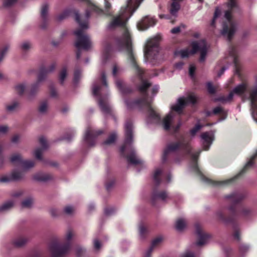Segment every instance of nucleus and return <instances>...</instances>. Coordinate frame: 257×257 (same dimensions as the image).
Returning <instances> with one entry per match:
<instances>
[{
    "mask_svg": "<svg viewBox=\"0 0 257 257\" xmlns=\"http://www.w3.org/2000/svg\"><path fill=\"white\" fill-rule=\"evenodd\" d=\"M72 13L75 14V20L78 23L80 27L79 29L74 32L77 39L75 42V46L77 49L76 57L77 59H79L81 57L82 50L88 51L92 47V43L89 36L84 32V30L88 28V20L90 17V12L88 11H86L85 15L86 20L82 22L79 19V15L77 12L71 9H66L58 16L57 20L62 21L67 18Z\"/></svg>",
    "mask_w": 257,
    "mask_h": 257,
    "instance_id": "f03ea898",
    "label": "nucleus"
},
{
    "mask_svg": "<svg viewBox=\"0 0 257 257\" xmlns=\"http://www.w3.org/2000/svg\"><path fill=\"white\" fill-rule=\"evenodd\" d=\"M48 10V6L47 4L42 6L41 11V18L42 23L40 26L42 29H46L47 26Z\"/></svg>",
    "mask_w": 257,
    "mask_h": 257,
    "instance_id": "5701e85b",
    "label": "nucleus"
},
{
    "mask_svg": "<svg viewBox=\"0 0 257 257\" xmlns=\"http://www.w3.org/2000/svg\"><path fill=\"white\" fill-rule=\"evenodd\" d=\"M183 65H184V63L183 62L180 61V62L176 63L174 64V67L177 69L181 70L183 68Z\"/></svg>",
    "mask_w": 257,
    "mask_h": 257,
    "instance_id": "e2e57ef3",
    "label": "nucleus"
},
{
    "mask_svg": "<svg viewBox=\"0 0 257 257\" xmlns=\"http://www.w3.org/2000/svg\"><path fill=\"white\" fill-rule=\"evenodd\" d=\"M117 137L116 134L115 132L110 135L107 139L102 143L104 146H109L113 144L116 140Z\"/></svg>",
    "mask_w": 257,
    "mask_h": 257,
    "instance_id": "7c9ffc66",
    "label": "nucleus"
},
{
    "mask_svg": "<svg viewBox=\"0 0 257 257\" xmlns=\"http://www.w3.org/2000/svg\"><path fill=\"white\" fill-rule=\"evenodd\" d=\"M207 89L211 94H213L215 92V88L210 82L207 83Z\"/></svg>",
    "mask_w": 257,
    "mask_h": 257,
    "instance_id": "6e6d98bb",
    "label": "nucleus"
},
{
    "mask_svg": "<svg viewBox=\"0 0 257 257\" xmlns=\"http://www.w3.org/2000/svg\"><path fill=\"white\" fill-rule=\"evenodd\" d=\"M207 242H196L194 244V248H198L200 247L205 245Z\"/></svg>",
    "mask_w": 257,
    "mask_h": 257,
    "instance_id": "338daca9",
    "label": "nucleus"
},
{
    "mask_svg": "<svg viewBox=\"0 0 257 257\" xmlns=\"http://www.w3.org/2000/svg\"><path fill=\"white\" fill-rule=\"evenodd\" d=\"M65 241H71V240L76 239L77 238L75 232L72 229H68L65 233Z\"/></svg>",
    "mask_w": 257,
    "mask_h": 257,
    "instance_id": "2f4dec72",
    "label": "nucleus"
},
{
    "mask_svg": "<svg viewBox=\"0 0 257 257\" xmlns=\"http://www.w3.org/2000/svg\"><path fill=\"white\" fill-rule=\"evenodd\" d=\"M20 137L19 135H14L11 139L12 143H14V144H16V143H18V142L20 140Z\"/></svg>",
    "mask_w": 257,
    "mask_h": 257,
    "instance_id": "69168bd1",
    "label": "nucleus"
},
{
    "mask_svg": "<svg viewBox=\"0 0 257 257\" xmlns=\"http://www.w3.org/2000/svg\"><path fill=\"white\" fill-rule=\"evenodd\" d=\"M165 236L164 235L162 234H159L156 236V237L154 239L153 241H163L165 240Z\"/></svg>",
    "mask_w": 257,
    "mask_h": 257,
    "instance_id": "13d9d810",
    "label": "nucleus"
},
{
    "mask_svg": "<svg viewBox=\"0 0 257 257\" xmlns=\"http://www.w3.org/2000/svg\"><path fill=\"white\" fill-rule=\"evenodd\" d=\"M81 77V71L80 70L76 69L74 74V82L77 83Z\"/></svg>",
    "mask_w": 257,
    "mask_h": 257,
    "instance_id": "09e8293b",
    "label": "nucleus"
},
{
    "mask_svg": "<svg viewBox=\"0 0 257 257\" xmlns=\"http://www.w3.org/2000/svg\"><path fill=\"white\" fill-rule=\"evenodd\" d=\"M68 244L60 245L55 244L51 248L53 255L55 257H60L66 254L69 250Z\"/></svg>",
    "mask_w": 257,
    "mask_h": 257,
    "instance_id": "6ab92c4d",
    "label": "nucleus"
},
{
    "mask_svg": "<svg viewBox=\"0 0 257 257\" xmlns=\"http://www.w3.org/2000/svg\"><path fill=\"white\" fill-rule=\"evenodd\" d=\"M100 130H95L91 126L88 127L84 136V141L88 147L94 146L95 144L96 137L101 134Z\"/></svg>",
    "mask_w": 257,
    "mask_h": 257,
    "instance_id": "f8f14e48",
    "label": "nucleus"
},
{
    "mask_svg": "<svg viewBox=\"0 0 257 257\" xmlns=\"http://www.w3.org/2000/svg\"><path fill=\"white\" fill-rule=\"evenodd\" d=\"M174 54L175 56H180L182 58H185L188 57L190 55L193 54V48L190 49H184L180 51H176L175 52Z\"/></svg>",
    "mask_w": 257,
    "mask_h": 257,
    "instance_id": "bb28decb",
    "label": "nucleus"
},
{
    "mask_svg": "<svg viewBox=\"0 0 257 257\" xmlns=\"http://www.w3.org/2000/svg\"><path fill=\"white\" fill-rule=\"evenodd\" d=\"M115 48L118 51L126 53L128 63L134 69L139 80L141 81L139 87L142 95L141 98L133 101L126 98L125 96L132 92V89L121 79H116L123 73V69L117 64L113 65L112 75L116 79L115 85L123 97L127 109L146 107L148 114L146 121L149 127L152 125H161L166 131L171 130L174 133L177 132L181 125V122L178 120V115L182 113L188 104L193 103V95L191 94L187 97L183 96L178 98L175 103L171 105L170 112L162 120L159 113L151 105L154 97L158 92L159 86L155 85L150 89L151 83L143 79L144 71L138 64L137 56L132 46L131 34L127 28H124L122 36L116 39Z\"/></svg>",
    "mask_w": 257,
    "mask_h": 257,
    "instance_id": "f257e3e1",
    "label": "nucleus"
},
{
    "mask_svg": "<svg viewBox=\"0 0 257 257\" xmlns=\"http://www.w3.org/2000/svg\"><path fill=\"white\" fill-rule=\"evenodd\" d=\"M180 149L182 151V157L184 160L192 161L193 160V152L191 142L188 136H183L178 142L171 143L168 145L164 151L163 157V161L166 160L169 153L174 152Z\"/></svg>",
    "mask_w": 257,
    "mask_h": 257,
    "instance_id": "39448f33",
    "label": "nucleus"
},
{
    "mask_svg": "<svg viewBox=\"0 0 257 257\" xmlns=\"http://www.w3.org/2000/svg\"><path fill=\"white\" fill-rule=\"evenodd\" d=\"M182 257H193V252L192 250H186L182 255Z\"/></svg>",
    "mask_w": 257,
    "mask_h": 257,
    "instance_id": "774afa93",
    "label": "nucleus"
},
{
    "mask_svg": "<svg viewBox=\"0 0 257 257\" xmlns=\"http://www.w3.org/2000/svg\"><path fill=\"white\" fill-rule=\"evenodd\" d=\"M114 184V180H110L109 182H107L105 183V187L106 189L109 191L111 187L113 186Z\"/></svg>",
    "mask_w": 257,
    "mask_h": 257,
    "instance_id": "052dcab7",
    "label": "nucleus"
},
{
    "mask_svg": "<svg viewBox=\"0 0 257 257\" xmlns=\"http://www.w3.org/2000/svg\"><path fill=\"white\" fill-rule=\"evenodd\" d=\"M157 20L154 17L146 16L137 23V27L139 31H145L150 27L154 26Z\"/></svg>",
    "mask_w": 257,
    "mask_h": 257,
    "instance_id": "dca6fc26",
    "label": "nucleus"
},
{
    "mask_svg": "<svg viewBox=\"0 0 257 257\" xmlns=\"http://www.w3.org/2000/svg\"><path fill=\"white\" fill-rule=\"evenodd\" d=\"M153 179L157 185L164 187L171 182L172 176L170 174L165 175L161 169H157L154 172Z\"/></svg>",
    "mask_w": 257,
    "mask_h": 257,
    "instance_id": "ddd939ff",
    "label": "nucleus"
},
{
    "mask_svg": "<svg viewBox=\"0 0 257 257\" xmlns=\"http://www.w3.org/2000/svg\"><path fill=\"white\" fill-rule=\"evenodd\" d=\"M203 126L204 125L201 122V120H198L196 124L194 126V134L199 131Z\"/></svg>",
    "mask_w": 257,
    "mask_h": 257,
    "instance_id": "3c124183",
    "label": "nucleus"
},
{
    "mask_svg": "<svg viewBox=\"0 0 257 257\" xmlns=\"http://www.w3.org/2000/svg\"><path fill=\"white\" fill-rule=\"evenodd\" d=\"M215 139L214 132L211 131L203 133L200 135V141L203 149L208 151Z\"/></svg>",
    "mask_w": 257,
    "mask_h": 257,
    "instance_id": "4468645a",
    "label": "nucleus"
},
{
    "mask_svg": "<svg viewBox=\"0 0 257 257\" xmlns=\"http://www.w3.org/2000/svg\"><path fill=\"white\" fill-rule=\"evenodd\" d=\"M111 50V47L109 44H104V51L101 56V61L103 63H105L106 60L109 58V52Z\"/></svg>",
    "mask_w": 257,
    "mask_h": 257,
    "instance_id": "c85d7f7f",
    "label": "nucleus"
},
{
    "mask_svg": "<svg viewBox=\"0 0 257 257\" xmlns=\"http://www.w3.org/2000/svg\"><path fill=\"white\" fill-rule=\"evenodd\" d=\"M32 43L28 41H26L22 42L20 45V48L23 51H27L32 48Z\"/></svg>",
    "mask_w": 257,
    "mask_h": 257,
    "instance_id": "58836bf2",
    "label": "nucleus"
},
{
    "mask_svg": "<svg viewBox=\"0 0 257 257\" xmlns=\"http://www.w3.org/2000/svg\"><path fill=\"white\" fill-rule=\"evenodd\" d=\"M201 152V151H200L199 152H196L194 153V174L195 173L196 175L204 182L209 184H211L215 186H223L227 185L229 184L230 182H232L234 179L236 178L238 176L240 175L241 174L243 173L248 168L251 167L253 165V160L257 156L256 152L255 154L251 156L249 161L246 164L243 169L237 176L230 179H227L222 181L215 182L206 178L204 176H203L201 171H200L197 164L195 162L197 158L198 157Z\"/></svg>",
    "mask_w": 257,
    "mask_h": 257,
    "instance_id": "0eeeda50",
    "label": "nucleus"
},
{
    "mask_svg": "<svg viewBox=\"0 0 257 257\" xmlns=\"http://www.w3.org/2000/svg\"><path fill=\"white\" fill-rule=\"evenodd\" d=\"M188 225V222L186 219L182 217L177 218L174 223V229L179 232L185 231Z\"/></svg>",
    "mask_w": 257,
    "mask_h": 257,
    "instance_id": "412c9836",
    "label": "nucleus"
},
{
    "mask_svg": "<svg viewBox=\"0 0 257 257\" xmlns=\"http://www.w3.org/2000/svg\"><path fill=\"white\" fill-rule=\"evenodd\" d=\"M251 210L248 207H244L237 211V214L242 216H247L251 214Z\"/></svg>",
    "mask_w": 257,
    "mask_h": 257,
    "instance_id": "c9c22d12",
    "label": "nucleus"
},
{
    "mask_svg": "<svg viewBox=\"0 0 257 257\" xmlns=\"http://www.w3.org/2000/svg\"><path fill=\"white\" fill-rule=\"evenodd\" d=\"M35 165L34 161L32 160H23L21 166L25 170H29L33 168Z\"/></svg>",
    "mask_w": 257,
    "mask_h": 257,
    "instance_id": "473e14b6",
    "label": "nucleus"
},
{
    "mask_svg": "<svg viewBox=\"0 0 257 257\" xmlns=\"http://www.w3.org/2000/svg\"><path fill=\"white\" fill-rule=\"evenodd\" d=\"M180 8V6L178 2H173L170 8V14L172 16L176 17Z\"/></svg>",
    "mask_w": 257,
    "mask_h": 257,
    "instance_id": "c756f323",
    "label": "nucleus"
},
{
    "mask_svg": "<svg viewBox=\"0 0 257 257\" xmlns=\"http://www.w3.org/2000/svg\"><path fill=\"white\" fill-rule=\"evenodd\" d=\"M23 193V192L22 190H18L15 192L12 193L11 194V196L14 198H17L19 196H21Z\"/></svg>",
    "mask_w": 257,
    "mask_h": 257,
    "instance_id": "bf43d9fd",
    "label": "nucleus"
},
{
    "mask_svg": "<svg viewBox=\"0 0 257 257\" xmlns=\"http://www.w3.org/2000/svg\"><path fill=\"white\" fill-rule=\"evenodd\" d=\"M114 211L115 210L113 208H107L105 209L104 213L107 215H110L114 213Z\"/></svg>",
    "mask_w": 257,
    "mask_h": 257,
    "instance_id": "680f3d73",
    "label": "nucleus"
},
{
    "mask_svg": "<svg viewBox=\"0 0 257 257\" xmlns=\"http://www.w3.org/2000/svg\"><path fill=\"white\" fill-rule=\"evenodd\" d=\"M17 1V0H5L3 6L5 8H8L14 5Z\"/></svg>",
    "mask_w": 257,
    "mask_h": 257,
    "instance_id": "8fccbe9b",
    "label": "nucleus"
},
{
    "mask_svg": "<svg viewBox=\"0 0 257 257\" xmlns=\"http://www.w3.org/2000/svg\"><path fill=\"white\" fill-rule=\"evenodd\" d=\"M13 245L16 247H21L25 245L26 242H13Z\"/></svg>",
    "mask_w": 257,
    "mask_h": 257,
    "instance_id": "0e129e2a",
    "label": "nucleus"
},
{
    "mask_svg": "<svg viewBox=\"0 0 257 257\" xmlns=\"http://www.w3.org/2000/svg\"><path fill=\"white\" fill-rule=\"evenodd\" d=\"M74 208L71 205L67 206L64 208V212L67 215L72 214L74 212Z\"/></svg>",
    "mask_w": 257,
    "mask_h": 257,
    "instance_id": "49530a36",
    "label": "nucleus"
},
{
    "mask_svg": "<svg viewBox=\"0 0 257 257\" xmlns=\"http://www.w3.org/2000/svg\"><path fill=\"white\" fill-rule=\"evenodd\" d=\"M10 160L13 164L20 166L23 161L22 156L19 153H15L12 155Z\"/></svg>",
    "mask_w": 257,
    "mask_h": 257,
    "instance_id": "cd10ccee",
    "label": "nucleus"
},
{
    "mask_svg": "<svg viewBox=\"0 0 257 257\" xmlns=\"http://www.w3.org/2000/svg\"><path fill=\"white\" fill-rule=\"evenodd\" d=\"M138 233L140 239H145L149 233L148 227L143 222H141L138 224Z\"/></svg>",
    "mask_w": 257,
    "mask_h": 257,
    "instance_id": "b1692460",
    "label": "nucleus"
},
{
    "mask_svg": "<svg viewBox=\"0 0 257 257\" xmlns=\"http://www.w3.org/2000/svg\"><path fill=\"white\" fill-rule=\"evenodd\" d=\"M24 174L17 170L13 171L10 174L0 177V183H9L22 180Z\"/></svg>",
    "mask_w": 257,
    "mask_h": 257,
    "instance_id": "2eb2a0df",
    "label": "nucleus"
},
{
    "mask_svg": "<svg viewBox=\"0 0 257 257\" xmlns=\"http://www.w3.org/2000/svg\"><path fill=\"white\" fill-rule=\"evenodd\" d=\"M226 199H228L230 200L231 202L233 203H236L239 200H240L242 198L241 196L238 194H231L230 195H227L225 196Z\"/></svg>",
    "mask_w": 257,
    "mask_h": 257,
    "instance_id": "72a5a7b5",
    "label": "nucleus"
},
{
    "mask_svg": "<svg viewBox=\"0 0 257 257\" xmlns=\"http://www.w3.org/2000/svg\"><path fill=\"white\" fill-rule=\"evenodd\" d=\"M40 144L42 146L41 148H37L34 152V156L36 159L39 160H42V155L43 151L48 148V145L46 138L41 136L39 139Z\"/></svg>",
    "mask_w": 257,
    "mask_h": 257,
    "instance_id": "aec40b11",
    "label": "nucleus"
},
{
    "mask_svg": "<svg viewBox=\"0 0 257 257\" xmlns=\"http://www.w3.org/2000/svg\"><path fill=\"white\" fill-rule=\"evenodd\" d=\"M67 75V70L66 67H63L60 72L59 76V82L61 84L64 83L65 78Z\"/></svg>",
    "mask_w": 257,
    "mask_h": 257,
    "instance_id": "f704fd0d",
    "label": "nucleus"
},
{
    "mask_svg": "<svg viewBox=\"0 0 257 257\" xmlns=\"http://www.w3.org/2000/svg\"><path fill=\"white\" fill-rule=\"evenodd\" d=\"M170 198V197L166 191L159 192L154 190L152 194L151 201L154 205L157 206L162 202H166Z\"/></svg>",
    "mask_w": 257,
    "mask_h": 257,
    "instance_id": "f3484780",
    "label": "nucleus"
},
{
    "mask_svg": "<svg viewBox=\"0 0 257 257\" xmlns=\"http://www.w3.org/2000/svg\"><path fill=\"white\" fill-rule=\"evenodd\" d=\"M213 113L214 114L221 113L222 114L226 115V113L224 111L222 108L220 106H218L214 108L213 110Z\"/></svg>",
    "mask_w": 257,
    "mask_h": 257,
    "instance_id": "603ef678",
    "label": "nucleus"
},
{
    "mask_svg": "<svg viewBox=\"0 0 257 257\" xmlns=\"http://www.w3.org/2000/svg\"><path fill=\"white\" fill-rule=\"evenodd\" d=\"M50 95L52 97H56L57 96V92L53 86H51L50 88Z\"/></svg>",
    "mask_w": 257,
    "mask_h": 257,
    "instance_id": "4d7b16f0",
    "label": "nucleus"
},
{
    "mask_svg": "<svg viewBox=\"0 0 257 257\" xmlns=\"http://www.w3.org/2000/svg\"><path fill=\"white\" fill-rule=\"evenodd\" d=\"M50 213L52 216L56 217L60 215L61 211L57 208H53L50 210Z\"/></svg>",
    "mask_w": 257,
    "mask_h": 257,
    "instance_id": "de8ad7c7",
    "label": "nucleus"
},
{
    "mask_svg": "<svg viewBox=\"0 0 257 257\" xmlns=\"http://www.w3.org/2000/svg\"><path fill=\"white\" fill-rule=\"evenodd\" d=\"M214 217L215 219H216L218 221H223V222L225 221V218L224 217V212L221 210H219L217 211L214 215Z\"/></svg>",
    "mask_w": 257,
    "mask_h": 257,
    "instance_id": "4c0bfd02",
    "label": "nucleus"
},
{
    "mask_svg": "<svg viewBox=\"0 0 257 257\" xmlns=\"http://www.w3.org/2000/svg\"><path fill=\"white\" fill-rule=\"evenodd\" d=\"M52 178L51 175L43 173H38L33 176V179L39 182H46Z\"/></svg>",
    "mask_w": 257,
    "mask_h": 257,
    "instance_id": "a878e982",
    "label": "nucleus"
},
{
    "mask_svg": "<svg viewBox=\"0 0 257 257\" xmlns=\"http://www.w3.org/2000/svg\"><path fill=\"white\" fill-rule=\"evenodd\" d=\"M48 108V103L46 101H42L39 106V111L41 113H45L47 112Z\"/></svg>",
    "mask_w": 257,
    "mask_h": 257,
    "instance_id": "79ce46f5",
    "label": "nucleus"
},
{
    "mask_svg": "<svg viewBox=\"0 0 257 257\" xmlns=\"http://www.w3.org/2000/svg\"><path fill=\"white\" fill-rule=\"evenodd\" d=\"M15 202L13 200H9L0 205V214L7 212L12 209L14 206Z\"/></svg>",
    "mask_w": 257,
    "mask_h": 257,
    "instance_id": "393cba45",
    "label": "nucleus"
},
{
    "mask_svg": "<svg viewBox=\"0 0 257 257\" xmlns=\"http://www.w3.org/2000/svg\"><path fill=\"white\" fill-rule=\"evenodd\" d=\"M209 48V45L204 40H194V54L199 55V61L200 62H204Z\"/></svg>",
    "mask_w": 257,
    "mask_h": 257,
    "instance_id": "9d476101",
    "label": "nucleus"
},
{
    "mask_svg": "<svg viewBox=\"0 0 257 257\" xmlns=\"http://www.w3.org/2000/svg\"><path fill=\"white\" fill-rule=\"evenodd\" d=\"M133 125L131 120H127L124 124L125 139L123 145L120 148L122 155L127 154L125 158L130 164L137 165L143 164V161L137 156L135 148L133 145Z\"/></svg>",
    "mask_w": 257,
    "mask_h": 257,
    "instance_id": "20e7f679",
    "label": "nucleus"
},
{
    "mask_svg": "<svg viewBox=\"0 0 257 257\" xmlns=\"http://www.w3.org/2000/svg\"><path fill=\"white\" fill-rule=\"evenodd\" d=\"M8 130L9 127L7 125H0V135L5 134Z\"/></svg>",
    "mask_w": 257,
    "mask_h": 257,
    "instance_id": "864d4df0",
    "label": "nucleus"
},
{
    "mask_svg": "<svg viewBox=\"0 0 257 257\" xmlns=\"http://www.w3.org/2000/svg\"><path fill=\"white\" fill-rule=\"evenodd\" d=\"M19 106V103L17 101H14L10 104L6 106V109L8 111H13L15 110Z\"/></svg>",
    "mask_w": 257,
    "mask_h": 257,
    "instance_id": "c03bdc74",
    "label": "nucleus"
},
{
    "mask_svg": "<svg viewBox=\"0 0 257 257\" xmlns=\"http://www.w3.org/2000/svg\"><path fill=\"white\" fill-rule=\"evenodd\" d=\"M227 10L225 12V21L223 24L222 34L230 41L236 30V25L232 19L231 14L239 9L237 0H227Z\"/></svg>",
    "mask_w": 257,
    "mask_h": 257,
    "instance_id": "423d86ee",
    "label": "nucleus"
},
{
    "mask_svg": "<svg viewBox=\"0 0 257 257\" xmlns=\"http://www.w3.org/2000/svg\"><path fill=\"white\" fill-rule=\"evenodd\" d=\"M247 83L243 82L235 86L229 93L227 96H221L218 98V100L222 102H230L233 98L234 95L241 96L247 89Z\"/></svg>",
    "mask_w": 257,
    "mask_h": 257,
    "instance_id": "9b49d317",
    "label": "nucleus"
},
{
    "mask_svg": "<svg viewBox=\"0 0 257 257\" xmlns=\"http://www.w3.org/2000/svg\"><path fill=\"white\" fill-rule=\"evenodd\" d=\"M159 242H153L151 247L145 252L144 257H150L151 252L153 248L157 246Z\"/></svg>",
    "mask_w": 257,
    "mask_h": 257,
    "instance_id": "a18cd8bd",
    "label": "nucleus"
},
{
    "mask_svg": "<svg viewBox=\"0 0 257 257\" xmlns=\"http://www.w3.org/2000/svg\"><path fill=\"white\" fill-rule=\"evenodd\" d=\"M15 90L19 94H22L25 91L26 85L25 83L18 84L15 86Z\"/></svg>",
    "mask_w": 257,
    "mask_h": 257,
    "instance_id": "ea45409f",
    "label": "nucleus"
},
{
    "mask_svg": "<svg viewBox=\"0 0 257 257\" xmlns=\"http://www.w3.org/2000/svg\"><path fill=\"white\" fill-rule=\"evenodd\" d=\"M33 203V199L31 197H29L24 200L21 203V206L23 208H30Z\"/></svg>",
    "mask_w": 257,
    "mask_h": 257,
    "instance_id": "e433bc0d",
    "label": "nucleus"
},
{
    "mask_svg": "<svg viewBox=\"0 0 257 257\" xmlns=\"http://www.w3.org/2000/svg\"><path fill=\"white\" fill-rule=\"evenodd\" d=\"M249 99L250 100L251 110L252 117L257 122V86L251 91Z\"/></svg>",
    "mask_w": 257,
    "mask_h": 257,
    "instance_id": "a211bd4d",
    "label": "nucleus"
},
{
    "mask_svg": "<svg viewBox=\"0 0 257 257\" xmlns=\"http://www.w3.org/2000/svg\"><path fill=\"white\" fill-rule=\"evenodd\" d=\"M108 239V236L103 233H98L96 234L93 241H105Z\"/></svg>",
    "mask_w": 257,
    "mask_h": 257,
    "instance_id": "37998d69",
    "label": "nucleus"
},
{
    "mask_svg": "<svg viewBox=\"0 0 257 257\" xmlns=\"http://www.w3.org/2000/svg\"><path fill=\"white\" fill-rule=\"evenodd\" d=\"M159 50V38L156 37L149 39L144 50L145 62L147 63L157 59Z\"/></svg>",
    "mask_w": 257,
    "mask_h": 257,
    "instance_id": "6e6552de",
    "label": "nucleus"
},
{
    "mask_svg": "<svg viewBox=\"0 0 257 257\" xmlns=\"http://www.w3.org/2000/svg\"><path fill=\"white\" fill-rule=\"evenodd\" d=\"M182 28H184V25H181L180 26L176 27L173 28L171 30V32L172 34H178L181 31Z\"/></svg>",
    "mask_w": 257,
    "mask_h": 257,
    "instance_id": "5fc2aeb1",
    "label": "nucleus"
},
{
    "mask_svg": "<svg viewBox=\"0 0 257 257\" xmlns=\"http://www.w3.org/2000/svg\"><path fill=\"white\" fill-rule=\"evenodd\" d=\"M56 66V63H53L48 68L45 67H41L38 76L37 81L31 85L29 93V97L30 98L33 97L37 93L40 87V82L45 80L48 74L52 72L55 70Z\"/></svg>",
    "mask_w": 257,
    "mask_h": 257,
    "instance_id": "1a4fd4ad",
    "label": "nucleus"
},
{
    "mask_svg": "<svg viewBox=\"0 0 257 257\" xmlns=\"http://www.w3.org/2000/svg\"><path fill=\"white\" fill-rule=\"evenodd\" d=\"M93 95L98 100V105L103 113L111 112L112 106L109 101V90L106 75L102 72L100 78L96 79L92 85Z\"/></svg>",
    "mask_w": 257,
    "mask_h": 257,
    "instance_id": "7ed1b4c3",
    "label": "nucleus"
},
{
    "mask_svg": "<svg viewBox=\"0 0 257 257\" xmlns=\"http://www.w3.org/2000/svg\"><path fill=\"white\" fill-rule=\"evenodd\" d=\"M105 11L103 13L107 16H110L112 15V12L111 10V4L106 0L104 3Z\"/></svg>",
    "mask_w": 257,
    "mask_h": 257,
    "instance_id": "a19ab883",
    "label": "nucleus"
},
{
    "mask_svg": "<svg viewBox=\"0 0 257 257\" xmlns=\"http://www.w3.org/2000/svg\"><path fill=\"white\" fill-rule=\"evenodd\" d=\"M194 227L195 228V234L198 239V241H206L210 239L211 235L205 232L198 224H196Z\"/></svg>",
    "mask_w": 257,
    "mask_h": 257,
    "instance_id": "4be33fe9",
    "label": "nucleus"
}]
</instances>
